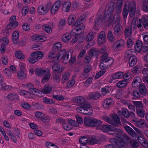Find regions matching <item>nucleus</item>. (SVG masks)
Returning a JSON list of instances; mask_svg holds the SVG:
<instances>
[{"label":"nucleus","instance_id":"obj_1","mask_svg":"<svg viewBox=\"0 0 148 148\" xmlns=\"http://www.w3.org/2000/svg\"><path fill=\"white\" fill-rule=\"evenodd\" d=\"M111 5L108 4L106 8V10L103 17L101 15L98 14L95 18L94 21V29H97V27H99L102 24H105L108 21H111L112 19L114 18L115 21L119 22L120 21V17L119 14H115L114 17L113 16L114 12V6L113 4Z\"/></svg>","mask_w":148,"mask_h":148},{"label":"nucleus","instance_id":"obj_2","mask_svg":"<svg viewBox=\"0 0 148 148\" xmlns=\"http://www.w3.org/2000/svg\"><path fill=\"white\" fill-rule=\"evenodd\" d=\"M120 133L116 134V137L118 138L116 140L114 138L110 139V142L112 143H114L116 147L119 148H126L128 143L129 137L126 135H122L123 131L121 129H118Z\"/></svg>","mask_w":148,"mask_h":148},{"label":"nucleus","instance_id":"obj_3","mask_svg":"<svg viewBox=\"0 0 148 148\" xmlns=\"http://www.w3.org/2000/svg\"><path fill=\"white\" fill-rule=\"evenodd\" d=\"M62 46V44L61 42H58L54 44L53 47V49L49 55L48 57L49 58L51 59L55 58L56 59L58 62L60 60V58L65 59V50H62L60 53L58 50H60Z\"/></svg>","mask_w":148,"mask_h":148},{"label":"nucleus","instance_id":"obj_4","mask_svg":"<svg viewBox=\"0 0 148 148\" xmlns=\"http://www.w3.org/2000/svg\"><path fill=\"white\" fill-rule=\"evenodd\" d=\"M107 56V54H105L101 57V62L100 65V67L101 69H104L110 67L114 63L113 59L112 58H108Z\"/></svg>","mask_w":148,"mask_h":148},{"label":"nucleus","instance_id":"obj_5","mask_svg":"<svg viewBox=\"0 0 148 148\" xmlns=\"http://www.w3.org/2000/svg\"><path fill=\"white\" fill-rule=\"evenodd\" d=\"M136 18H133L132 22V26L134 28L137 26L138 28H141L142 25L145 28H147L148 27V16H143L141 19H140L138 21H137Z\"/></svg>","mask_w":148,"mask_h":148},{"label":"nucleus","instance_id":"obj_6","mask_svg":"<svg viewBox=\"0 0 148 148\" xmlns=\"http://www.w3.org/2000/svg\"><path fill=\"white\" fill-rule=\"evenodd\" d=\"M136 8V3L135 2L132 1L130 2L126 1L124 5V8L123 10V18L126 19L128 15L129 11L134 10Z\"/></svg>","mask_w":148,"mask_h":148},{"label":"nucleus","instance_id":"obj_7","mask_svg":"<svg viewBox=\"0 0 148 148\" xmlns=\"http://www.w3.org/2000/svg\"><path fill=\"white\" fill-rule=\"evenodd\" d=\"M91 106L89 104H85L82 105L80 107H78L76 108L77 112L80 113L84 114L91 115L92 114L93 111L91 109Z\"/></svg>","mask_w":148,"mask_h":148},{"label":"nucleus","instance_id":"obj_8","mask_svg":"<svg viewBox=\"0 0 148 148\" xmlns=\"http://www.w3.org/2000/svg\"><path fill=\"white\" fill-rule=\"evenodd\" d=\"M113 120H112L111 119L107 116H105L103 117V120L114 126H118L119 124H120L121 122L119 118L116 114H114L112 116Z\"/></svg>","mask_w":148,"mask_h":148},{"label":"nucleus","instance_id":"obj_9","mask_svg":"<svg viewBox=\"0 0 148 148\" xmlns=\"http://www.w3.org/2000/svg\"><path fill=\"white\" fill-rule=\"evenodd\" d=\"M43 56L42 52L37 51L34 52L31 54V56L29 58V61L32 63H34L40 59Z\"/></svg>","mask_w":148,"mask_h":148},{"label":"nucleus","instance_id":"obj_10","mask_svg":"<svg viewBox=\"0 0 148 148\" xmlns=\"http://www.w3.org/2000/svg\"><path fill=\"white\" fill-rule=\"evenodd\" d=\"M135 48L138 52H145L148 50V44H146L144 46L141 41L137 40L135 45Z\"/></svg>","mask_w":148,"mask_h":148},{"label":"nucleus","instance_id":"obj_11","mask_svg":"<svg viewBox=\"0 0 148 148\" xmlns=\"http://www.w3.org/2000/svg\"><path fill=\"white\" fill-rule=\"evenodd\" d=\"M36 117L41 120L43 122L47 123L49 121V119L44 115V114L40 112H36L35 113Z\"/></svg>","mask_w":148,"mask_h":148},{"label":"nucleus","instance_id":"obj_12","mask_svg":"<svg viewBox=\"0 0 148 148\" xmlns=\"http://www.w3.org/2000/svg\"><path fill=\"white\" fill-rule=\"evenodd\" d=\"M106 41V35L104 32H101L99 34L97 37V41L99 45H102Z\"/></svg>","mask_w":148,"mask_h":148},{"label":"nucleus","instance_id":"obj_13","mask_svg":"<svg viewBox=\"0 0 148 148\" xmlns=\"http://www.w3.org/2000/svg\"><path fill=\"white\" fill-rule=\"evenodd\" d=\"M61 2L60 0L56 1L52 5L51 8V12L52 14H55L58 11L61 5Z\"/></svg>","mask_w":148,"mask_h":148},{"label":"nucleus","instance_id":"obj_14","mask_svg":"<svg viewBox=\"0 0 148 148\" xmlns=\"http://www.w3.org/2000/svg\"><path fill=\"white\" fill-rule=\"evenodd\" d=\"M125 44V42L122 39L118 40L112 45V49L114 50H116L118 48L123 47Z\"/></svg>","mask_w":148,"mask_h":148},{"label":"nucleus","instance_id":"obj_15","mask_svg":"<svg viewBox=\"0 0 148 148\" xmlns=\"http://www.w3.org/2000/svg\"><path fill=\"white\" fill-rule=\"evenodd\" d=\"M75 27L72 31L71 33L72 35H75L82 32L85 28V26L84 25H81L79 26H74Z\"/></svg>","mask_w":148,"mask_h":148},{"label":"nucleus","instance_id":"obj_16","mask_svg":"<svg viewBox=\"0 0 148 148\" xmlns=\"http://www.w3.org/2000/svg\"><path fill=\"white\" fill-rule=\"evenodd\" d=\"M99 129L105 132L108 131L116 130V128L113 126L109 125H102L99 127Z\"/></svg>","mask_w":148,"mask_h":148},{"label":"nucleus","instance_id":"obj_17","mask_svg":"<svg viewBox=\"0 0 148 148\" xmlns=\"http://www.w3.org/2000/svg\"><path fill=\"white\" fill-rule=\"evenodd\" d=\"M123 3V0H117L116 8V12L117 13H120L121 12Z\"/></svg>","mask_w":148,"mask_h":148},{"label":"nucleus","instance_id":"obj_18","mask_svg":"<svg viewBox=\"0 0 148 148\" xmlns=\"http://www.w3.org/2000/svg\"><path fill=\"white\" fill-rule=\"evenodd\" d=\"M142 82V79L139 77H136L134 79L132 83V86L134 87H136L139 86Z\"/></svg>","mask_w":148,"mask_h":148},{"label":"nucleus","instance_id":"obj_19","mask_svg":"<svg viewBox=\"0 0 148 148\" xmlns=\"http://www.w3.org/2000/svg\"><path fill=\"white\" fill-rule=\"evenodd\" d=\"M73 101L76 103H79L82 105H83L86 101L85 99L82 97L79 96L74 98L73 99Z\"/></svg>","mask_w":148,"mask_h":148},{"label":"nucleus","instance_id":"obj_20","mask_svg":"<svg viewBox=\"0 0 148 148\" xmlns=\"http://www.w3.org/2000/svg\"><path fill=\"white\" fill-rule=\"evenodd\" d=\"M7 99L11 101H14L19 100V97L14 93H9L7 96Z\"/></svg>","mask_w":148,"mask_h":148},{"label":"nucleus","instance_id":"obj_21","mask_svg":"<svg viewBox=\"0 0 148 148\" xmlns=\"http://www.w3.org/2000/svg\"><path fill=\"white\" fill-rule=\"evenodd\" d=\"M19 32L18 31H16L14 32L12 34V41L15 44H17L18 43L19 36Z\"/></svg>","mask_w":148,"mask_h":148},{"label":"nucleus","instance_id":"obj_22","mask_svg":"<svg viewBox=\"0 0 148 148\" xmlns=\"http://www.w3.org/2000/svg\"><path fill=\"white\" fill-rule=\"evenodd\" d=\"M49 69H47L46 70L41 69L40 68H38L36 69L35 70V73L40 76H42L48 71Z\"/></svg>","mask_w":148,"mask_h":148},{"label":"nucleus","instance_id":"obj_23","mask_svg":"<svg viewBox=\"0 0 148 148\" xmlns=\"http://www.w3.org/2000/svg\"><path fill=\"white\" fill-rule=\"evenodd\" d=\"M32 38V40L34 41H43L45 38L44 36L37 34L33 36Z\"/></svg>","mask_w":148,"mask_h":148},{"label":"nucleus","instance_id":"obj_24","mask_svg":"<svg viewBox=\"0 0 148 148\" xmlns=\"http://www.w3.org/2000/svg\"><path fill=\"white\" fill-rule=\"evenodd\" d=\"M137 62V59L135 56H131L129 58V63L130 66H134Z\"/></svg>","mask_w":148,"mask_h":148},{"label":"nucleus","instance_id":"obj_25","mask_svg":"<svg viewBox=\"0 0 148 148\" xmlns=\"http://www.w3.org/2000/svg\"><path fill=\"white\" fill-rule=\"evenodd\" d=\"M138 141L144 147L148 146V142L146 139L143 136H140L138 138Z\"/></svg>","mask_w":148,"mask_h":148},{"label":"nucleus","instance_id":"obj_26","mask_svg":"<svg viewBox=\"0 0 148 148\" xmlns=\"http://www.w3.org/2000/svg\"><path fill=\"white\" fill-rule=\"evenodd\" d=\"M123 76V73L122 72H116L112 75V78L114 79H120Z\"/></svg>","mask_w":148,"mask_h":148},{"label":"nucleus","instance_id":"obj_27","mask_svg":"<svg viewBox=\"0 0 148 148\" xmlns=\"http://www.w3.org/2000/svg\"><path fill=\"white\" fill-rule=\"evenodd\" d=\"M124 128L126 131L132 136L134 137L136 136V134L134 130L129 126L126 125L125 126Z\"/></svg>","mask_w":148,"mask_h":148},{"label":"nucleus","instance_id":"obj_28","mask_svg":"<svg viewBox=\"0 0 148 148\" xmlns=\"http://www.w3.org/2000/svg\"><path fill=\"white\" fill-rule=\"evenodd\" d=\"M112 102V100L111 99H107L105 100L103 103V106L105 108H108L111 105Z\"/></svg>","mask_w":148,"mask_h":148},{"label":"nucleus","instance_id":"obj_29","mask_svg":"<svg viewBox=\"0 0 148 148\" xmlns=\"http://www.w3.org/2000/svg\"><path fill=\"white\" fill-rule=\"evenodd\" d=\"M44 75V76L43 77L42 80V83L48 81L49 80L51 76L50 70L49 69L48 71H47Z\"/></svg>","mask_w":148,"mask_h":148},{"label":"nucleus","instance_id":"obj_30","mask_svg":"<svg viewBox=\"0 0 148 148\" xmlns=\"http://www.w3.org/2000/svg\"><path fill=\"white\" fill-rule=\"evenodd\" d=\"M89 96L90 99H96L100 97L101 94L98 92H93L90 93Z\"/></svg>","mask_w":148,"mask_h":148},{"label":"nucleus","instance_id":"obj_31","mask_svg":"<svg viewBox=\"0 0 148 148\" xmlns=\"http://www.w3.org/2000/svg\"><path fill=\"white\" fill-rule=\"evenodd\" d=\"M136 125L139 127L143 128L146 126L145 122L143 119H140L137 121H136Z\"/></svg>","mask_w":148,"mask_h":148},{"label":"nucleus","instance_id":"obj_32","mask_svg":"<svg viewBox=\"0 0 148 148\" xmlns=\"http://www.w3.org/2000/svg\"><path fill=\"white\" fill-rule=\"evenodd\" d=\"M52 89V87L51 86L47 84L46 85L44 88L42 89L43 93L48 94L51 92Z\"/></svg>","mask_w":148,"mask_h":148},{"label":"nucleus","instance_id":"obj_33","mask_svg":"<svg viewBox=\"0 0 148 148\" xmlns=\"http://www.w3.org/2000/svg\"><path fill=\"white\" fill-rule=\"evenodd\" d=\"M121 24L119 23H118L115 26L114 28V33L115 35H118L121 33Z\"/></svg>","mask_w":148,"mask_h":148},{"label":"nucleus","instance_id":"obj_34","mask_svg":"<svg viewBox=\"0 0 148 148\" xmlns=\"http://www.w3.org/2000/svg\"><path fill=\"white\" fill-rule=\"evenodd\" d=\"M48 12L45 7H44L43 6L40 7H39L38 8V12L39 14L41 15L45 14Z\"/></svg>","mask_w":148,"mask_h":148},{"label":"nucleus","instance_id":"obj_35","mask_svg":"<svg viewBox=\"0 0 148 148\" xmlns=\"http://www.w3.org/2000/svg\"><path fill=\"white\" fill-rule=\"evenodd\" d=\"M1 89L2 90H6L9 91L11 88L12 87L10 86L7 85L5 83H1Z\"/></svg>","mask_w":148,"mask_h":148},{"label":"nucleus","instance_id":"obj_36","mask_svg":"<svg viewBox=\"0 0 148 148\" xmlns=\"http://www.w3.org/2000/svg\"><path fill=\"white\" fill-rule=\"evenodd\" d=\"M125 34L126 37H130L132 34V29L130 27H127L125 30Z\"/></svg>","mask_w":148,"mask_h":148},{"label":"nucleus","instance_id":"obj_37","mask_svg":"<svg viewBox=\"0 0 148 148\" xmlns=\"http://www.w3.org/2000/svg\"><path fill=\"white\" fill-rule=\"evenodd\" d=\"M111 89L110 87L108 86H105L101 89L102 93L103 95H105L106 94L110 93Z\"/></svg>","mask_w":148,"mask_h":148},{"label":"nucleus","instance_id":"obj_38","mask_svg":"<svg viewBox=\"0 0 148 148\" xmlns=\"http://www.w3.org/2000/svg\"><path fill=\"white\" fill-rule=\"evenodd\" d=\"M42 28L45 32L49 33L51 32L52 29L51 27L47 24H44L42 26Z\"/></svg>","mask_w":148,"mask_h":148},{"label":"nucleus","instance_id":"obj_39","mask_svg":"<svg viewBox=\"0 0 148 148\" xmlns=\"http://www.w3.org/2000/svg\"><path fill=\"white\" fill-rule=\"evenodd\" d=\"M92 118L91 117H87L85 118L84 120L85 125L86 126L91 127Z\"/></svg>","mask_w":148,"mask_h":148},{"label":"nucleus","instance_id":"obj_40","mask_svg":"<svg viewBox=\"0 0 148 148\" xmlns=\"http://www.w3.org/2000/svg\"><path fill=\"white\" fill-rule=\"evenodd\" d=\"M18 25V23L17 21L11 22L7 25L8 28H14L16 27Z\"/></svg>","mask_w":148,"mask_h":148},{"label":"nucleus","instance_id":"obj_41","mask_svg":"<svg viewBox=\"0 0 148 148\" xmlns=\"http://www.w3.org/2000/svg\"><path fill=\"white\" fill-rule=\"evenodd\" d=\"M108 38L111 42H113L115 40V38L111 31H109L107 35Z\"/></svg>","mask_w":148,"mask_h":148},{"label":"nucleus","instance_id":"obj_42","mask_svg":"<svg viewBox=\"0 0 148 148\" xmlns=\"http://www.w3.org/2000/svg\"><path fill=\"white\" fill-rule=\"evenodd\" d=\"M32 105L34 107L35 109L40 110L43 108L44 106L39 103H33Z\"/></svg>","mask_w":148,"mask_h":148},{"label":"nucleus","instance_id":"obj_43","mask_svg":"<svg viewBox=\"0 0 148 148\" xmlns=\"http://www.w3.org/2000/svg\"><path fill=\"white\" fill-rule=\"evenodd\" d=\"M19 93L21 95L26 98L30 96V93L29 92L25 90H21L19 91Z\"/></svg>","mask_w":148,"mask_h":148},{"label":"nucleus","instance_id":"obj_44","mask_svg":"<svg viewBox=\"0 0 148 148\" xmlns=\"http://www.w3.org/2000/svg\"><path fill=\"white\" fill-rule=\"evenodd\" d=\"M94 35L93 32L91 31L88 34L86 40L87 41H90L92 40L94 38Z\"/></svg>","mask_w":148,"mask_h":148},{"label":"nucleus","instance_id":"obj_45","mask_svg":"<svg viewBox=\"0 0 148 148\" xmlns=\"http://www.w3.org/2000/svg\"><path fill=\"white\" fill-rule=\"evenodd\" d=\"M17 76L19 78L22 79L26 77V74L23 71H19L18 72Z\"/></svg>","mask_w":148,"mask_h":148},{"label":"nucleus","instance_id":"obj_46","mask_svg":"<svg viewBox=\"0 0 148 148\" xmlns=\"http://www.w3.org/2000/svg\"><path fill=\"white\" fill-rule=\"evenodd\" d=\"M15 56L18 58L23 59L24 58V56L22 52L20 51H17L15 53Z\"/></svg>","mask_w":148,"mask_h":148},{"label":"nucleus","instance_id":"obj_47","mask_svg":"<svg viewBox=\"0 0 148 148\" xmlns=\"http://www.w3.org/2000/svg\"><path fill=\"white\" fill-rule=\"evenodd\" d=\"M139 90L140 93L143 95H145L146 93V88L144 85H141L140 86Z\"/></svg>","mask_w":148,"mask_h":148},{"label":"nucleus","instance_id":"obj_48","mask_svg":"<svg viewBox=\"0 0 148 148\" xmlns=\"http://www.w3.org/2000/svg\"><path fill=\"white\" fill-rule=\"evenodd\" d=\"M60 66L59 64H56L53 66L52 69L53 71L60 73L63 71L62 69L60 70Z\"/></svg>","mask_w":148,"mask_h":148},{"label":"nucleus","instance_id":"obj_49","mask_svg":"<svg viewBox=\"0 0 148 148\" xmlns=\"http://www.w3.org/2000/svg\"><path fill=\"white\" fill-rule=\"evenodd\" d=\"M127 84V82L123 80L118 82L117 84V85L118 87L121 88L125 87Z\"/></svg>","mask_w":148,"mask_h":148},{"label":"nucleus","instance_id":"obj_50","mask_svg":"<svg viewBox=\"0 0 148 148\" xmlns=\"http://www.w3.org/2000/svg\"><path fill=\"white\" fill-rule=\"evenodd\" d=\"M75 20V16L73 15L69 16L68 19V23L69 25H71L73 24Z\"/></svg>","mask_w":148,"mask_h":148},{"label":"nucleus","instance_id":"obj_51","mask_svg":"<svg viewBox=\"0 0 148 148\" xmlns=\"http://www.w3.org/2000/svg\"><path fill=\"white\" fill-rule=\"evenodd\" d=\"M79 141L81 145H86L88 143V140L86 137H83L80 138Z\"/></svg>","mask_w":148,"mask_h":148},{"label":"nucleus","instance_id":"obj_52","mask_svg":"<svg viewBox=\"0 0 148 148\" xmlns=\"http://www.w3.org/2000/svg\"><path fill=\"white\" fill-rule=\"evenodd\" d=\"M42 100L46 104H51L54 103V101L52 99L47 97H44Z\"/></svg>","mask_w":148,"mask_h":148},{"label":"nucleus","instance_id":"obj_53","mask_svg":"<svg viewBox=\"0 0 148 148\" xmlns=\"http://www.w3.org/2000/svg\"><path fill=\"white\" fill-rule=\"evenodd\" d=\"M137 113L139 116L143 117L145 115V110L143 109H138L137 111Z\"/></svg>","mask_w":148,"mask_h":148},{"label":"nucleus","instance_id":"obj_54","mask_svg":"<svg viewBox=\"0 0 148 148\" xmlns=\"http://www.w3.org/2000/svg\"><path fill=\"white\" fill-rule=\"evenodd\" d=\"M68 122L69 125H71V126H73L75 127H77L79 126V124L77 122L71 119L68 120Z\"/></svg>","mask_w":148,"mask_h":148},{"label":"nucleus","instance_id":"obj_55","mask_svg":"<svg viewBox=\"0 0 148 148\" xmlns=\"http://www.w3.org/2000/svg\"><path fill=\"white\" fill-rule=\"evenodd\" d=\"M143 9L145 12L148 11V0H145L144 2Z\"/></svg>","mask_w":148,"mask_h":148},{"label":"nucleus","instance_id":"obj_56","mask_svg":"<svg viewBox=\"0 0 148 148\" xmlns=\"http://www.w3.org/2000/svg\"><path fill=\"white\" fill-rule=\"evenodd\" d=\"M65 25V20L61 19L60 20L58 24V27L60 29H61L64 27Z\"/></svg>","mask_w":148,"mask_h":148},{"label":"nucleus","instance_id":"obj_57","mask_svg":"<svg viewBox=\"0 0 148 148\" xmlns=\"http://www.w3.org/2000/svg\"><path fill=\"white\" fill-rule=\"evenodd\" d=\"M122 113L123 116L126 118L130 116V114L128 110L126 108H123L122 110Z\"/></svg>","mask_w":148,"mask_h":148},{"label":"nucleus","instance_id":"obj_58","mask_svg":"<svg viewBox=\"0 0 148 148\" xmlns=\"http://www.w3.org/2000/svg\"><path fill=\"white\" fill-rule=\"evenodd\" d=\"M99 53V52L95 50L91 49L89 51V54L90 56L97 57Z\"/></svg>","mask_w":148,"mask_h":148},{"label":"nucleus","instance_id":"obj_59","mask_svg":"<svg viewBox=\"0 0 148 148\" xmlns=\"http://www.w3.org/2000/svg\"><path fill=\"white\" fill-rule=\"evenodd\" d=\"M83 20V19L82 17H80L74 23V26H79L81 25H83L81 24L82 23Z\"/></svg>","mask_w":148,"mask_h":148},{"label":"nucleus","instance_id":"obj_60","mask_svg":"<svg viewBox=\"0 0 148 148\" xmlns=\"http://www.w3.org/2000/svg\"><path fill=\"white\" fill-rule=\"evenodd\" d=\"M132 102L136 107L142 108L143 107V104L141 101H133Z\"/></svg>","mask_w":148,"mask_h":148},{"label":"nucleus","instance_id":"obj_61","mask_svg":"<svg viewBox=\"0 0 148 148\" xmlns=\"http://www.w3.org/2000/svg\"><path fill=\"white\" fill-rule=\"evenodd\" d=\"M75 117L77 123L78 124H82L83 123V119L82 117L78 115H76Z\"/></svg>","mask_w":148,"mask_h":148},{"label":"nucleus","instance_id":"obj_62","mask_svg":"<svg viewBox=\"0 0 148 148\" xmlns=\"http://www.w3.org/2000/svg\"><path fill=\"white\" fill-rule=\"evenodd\" d=\"M3 72L5 75L8 76V77H11V72L10 70L7 68H5L3 70Z\"/></svg>","mask_w":148,"mask_h":148},{"label":"nucleus","instance_id":"obj_63","mask_svg":"<svg viewBox=\"0 0 148 148\" xmlns=\"http://www.w3.org/2000/svg\"><path fill=\"white\" fill-rule=\"evenodd\" d=\"M92 79H93L92 77H89L85 82L84 84L85 86L86 87L88 86L91 84Z\"/></svg>","mask_w":148,"mask_h":148},{"label":"nucleus","instance_id":"obj_64","mask_svg":"<svg viewBox=\"0 0 148 148\" xmlns=\"http://www.w3.org/2000/svg\"><path fill=\"white\" fill-rule=\"evenodd\" d=\"M144 40L146 42H148V32H144L142 34Z\"/></svg>","mask_w":148,"mask_h":148}]
</instances>
